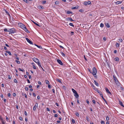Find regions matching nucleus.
Here are the masks:
<instances>
[{
    "instance_id": "nucleus-9",
    "label": "nucleus",
    "mask_w": 124,
    "mask_h": 124,
    "mask_svg": "<svg viewBox=\"0 0 124 124\" xmlns=\"http://www.w3.org/2000/svg\"><path fill=\"white\" fill-rule=\"evenodd\" d=\"M37 8L40 9H43L44 8V7L42 6H37Z\"/></svg>"
},
{
    "instance_id": "nucleus-46",
    "label": "nucleus",
    "mask_w": 124,
    "mask_h": 124,
    "mask_svg": "<svg viewBox=\"0 0 124 124\" xmlns=\"http://www.w3.org/2000/svg\"><path fill=\"white\" fill-rule=\"evenodd\" d=\"M76 116H79V113L78 112H77L76 113Z\"/></svg>"
},
{
    "instance_id": "nucleus-63",
    "label": "nucleus",
    "mask_w": 124,
    "mask_h": 124,
    "mask_svg": "<svg viewBox=\"0 0 124 124\" xmlns=\"http://www.w3.org/2000/svg\"><path fill=\"white\" fill-rule=\"evenodd\" d=\"M32 65V66L33 65H36L35 64L34 62H32L31 63Z\"/></svg>"
},
{
    "instance_id": "nucleus-33",
    "label": "nucleus",
    "mask_w": 124,
    "mask_h": 124,
    "mask_svg": "<svg viewBox=\"0 0 124 124\" xmlns=\"http://www.w3.org/2000/svg\"><path fill=\"white\" fill-rule=\"evenodd\" d=\"M69 24L71 26H72L73 27H74V25L72 23H70Z\"/></svg>"
},
{
    "instance_id": "nucleus-6",
    "label": "nucleus",
    "mask_w": 124,
    "mask_h": 124,
    "mask_svg": "<svg viewBox=\"0 0 124 124\" xmlns=\"http://www.w3.org/2000/svg\"><path fill=\"white\" fill-rule=\"evenodd\" d=\"M57 62L60 65H63V63L61 61L60 59H57Z\"/></svg>"
},
{
    "instance_id": "nucleus-36",
    "label": "nucleus",
    "mask_w": 124,
    "mask_h": 124,
    "mask_svg": "<svg viewBox=\"0 0 124 124\" xmlns=\"http://www.w3.org/2000/svg\"><path fill=\"white\" fill-rule=\"evenodd\" d=\"M55 5H58L59 3V2L58 1H56L55 2Z\"/></svg>"
},
{
    "instance_id": "nucleus-19",
    "label": "nucleus",
    "mask_w": 124,
    "mask_h": 124,
    "mask_svg": "<svg viewBox=\"0 0 124 124\" xmlns=\"http://www.w3.org/2000/svg\"><path fill=\"white\" fill-rule=\"evenodd\" d=\"M94 82L95 83V84L97 86H99V84L95 80H94Z\"/></svg>"
},
{
    "instance_id": "nucleus-20",
    "label": "nucleus",
    "mask_w": 124,
    "mask_h": 124,
    "mask_svg": "<svg viewBox=\"0 0 124 124\" xmlns=\"http://www.w3.org/2000/svg\"><path fill=\"white\" fill-rule=\"evenodd\" d=\"M122 3V1H118L116 2L115 3H116V4H120L121 3Z\"/></svg>"
},
{
    "instance_id": "nucleus-44",
    "label": "nucleus",
    "mask_w": 124,
    "mask_h": 124,
    "mask_svg": "<svg viewBox=\"0 0 124 124\" xmlns=\"http://www.w3.org/2000/svg\"><path fill=\"white\" fill-rule=\"evenodd\" d=\"M33 69H36V66H35V65H33Z\"/></svg>"
},
{
    "instance_id": "nucleus-57",
    "label": "nucleus",
    "mask_w": 124,
    "mask_h": 124,
    "mask_svg": "<svg viewBox=\"0 0 124 124\" xmlns=\"http://www.w3.org/2000/svg\"><path fill=\"white\" fill-rule=\"evenodd\" d=\"M3 119L2 118L1 116L0 115V120H2Z\"/></svg>"
},
{
    "instance_id": "nucleus-15",
    "label": "nucleus",
    "mask_w": 124,
    "mask_h": 124,
    "mask_svg": "<svg viewBox=\"0 0 124 124\" xmlns=\"http://www.w3.org/2000/svg\"><path fill=\"white\" fill-rule=\"evenodd\" d=\"M115 82L117 85L118 86L120 85V83L117 80L116 81H115Z\"/></svg>"
},
{
    "instance_id": "nucleus-53",
    "label": "nucleus",
    "mask_w": 124,
    "mask_h": 124,
    "mask_svg": "<svg viewBox=\"0 0 124 124\" xmlns=\"http://www.w3.org/2000/svg\"><path fill=\"white\" fill-rule=\"evenodd\" d=\"M101 124H104L105 122L104 121H102L101 122Z\"/></svg>"
},
{
    "instance_id": "nucleus-59",
    "label": "nucleus",
    "mask_w": 124,
    "mask_h": 124,
    "mask_svg": "<svg viewBox=\"0 0 124 124\" xmlns=\"http://www.w3.org/2000/svg\"><path fill=\"white\" fill-rule=\"evenodd\" d=\"M23 95H24L25 96V97L26 98H27V95L26 94H24Z\"/></svg>"
},
{
    "instance_id": "nucleus-49",
    "label": "nucleus",
    "mask_w": 124,
    "mask_h": 124,
    "mask_svg": "<svg viewBox=\"0 0 124 124\" xmlns=\"http://www.w3.org/2000/svg\"><path fill=\"white\" fill-rule=\"evenodd\" d=\"M46 2V1H43L42 2V3L43 4H44Z\"/></svg>"
},
{
    "instance_id": "nucleus-26",
    "label": "nucleus",
    "mask_w": 124,
    "mask_h": 124,
    "mask_svg": "<svg viewBox=\"0 0 124 124\" xmlns=\"http://www.w3.org/2000/svg\"><path fill=\"white\" fill-rule=\"evenodd\" d=\"M72 91L74 93L77 92L73 88L72 89Z\"/></svg>"
},
{
    "instance_id": "nucleus-29",
    "label": "nucleus",
    "mask_w": 124,
    "mask_h": 124,
    "mask_svg": "<svg viewBox=\"0 0 124 124\" xmlns=\"http://www.w3.org/2000/svg\"><path fill=\"white\" fill-rule=\"evenodd\" d=\"M113 78H114V80L115 81H116V80H117V79L116 78V76H113Z\"/></svg>"
},
{
    "instance_id": "nucleus-47",
    "label": "nucleus",
    "mask_w": 124,
    "mask_h": 124,
    "mask_svg": "<svg viewBox=\"0 0 124 124\" xmlns=\"http://www.w3.org/2000/svg\"><path fill=\"white\" fill-rule=\"evenodd\" d=\"M24 2L28 3L29 2L27 0H23Z\"/></svg>"
},
{
    "instance_id": "nucleus-62",
    "label": "nucleus",
    "mask_w": 124,
    "mask_h": 124,
    "mask_svg": "<svg viewBox=\"0 0 124 124\" xmlns=\"http://www.w3.org/2000/svg\"><path fill=\"white\" fill-rule=\"evenodd\" d=\"M8 96L9 97H10V93H8Z\"/></svg>"
},
{
    "instance_id": "nucleus-55",
    "label": "nucleus",
    "mask_w": 124,
    "mask_h": 124,
    "mask_svg": "<svg viewBox=\"0 0 124 124\" xmlns=\"http://www.w3.org/2000/svg\"><path fill=\"white\" fill-rule=\"evenodd\" d=\"M4 31L5 32H8V30L7 29H4Z\"/></svg>"
},
{
    "instance_id": "nucleus-8",
    "label": "nucleus",
    "mask_w": 124,
    "mask_h": 124,
    "mask_svg": "<svg viewBox=\"0 0 124 124\" xmlns=\"http://www.w3.org/2000/svg\"><path fill=\"white\" fill-rule=\"evenodd\" d=\"M105 90L107 92L108 94H110V95L111 94V92L109 91L108 89L107 88H105Z\"/></svg>"
},
{
    "instance_id": "nucleus-56",
    "label": "nucleus",
    "mask_w": 124,
    "mask_h": 124,
    "mask_svg": "<svg viewBox=\"0 0 124 124\" xmlns=\"http://www.w3.org/2000/svg\"><path fill=\"white\" fill-rule=\"evenodd\" d=\"M14 82H15L16 83H17V80L16 79H14Z\"/></svg>"
},
{
    "instance_id": "nucleus-51",
    "label": "nucleus",
    "mask_w": 124,
    "mask_h": 124,
    "mask_svg": "<svg viewBox=\"0 0 124 124\" xmlns=\"http://www.w3.org/2000/svg\"><path fill=\"white\" fill-rule=\"evenodd\" d=\"M118 40L120 42H122L123 41V40L122 39H120Z\"/></svg>"
},
{
    "instance_id": "nucleus-35",
    "label": "nucleus",
    "mask_w": 124,
    "mask_h": 124,
    "mask_svg": "<svg viewBox=\"0 0 124 124\" xmlns=\"http://www.w3.org/2000/svg\"><path fill=\"white\" fill-rule=\"evenodd\" d=\"M18 69L19 71H22L23 72L24 71V70L23 69V70H22L20 68H19Z\"/></svg>"
},
{
    "instance_id": "nucleus-37",
    "label": "nucleus",
    "mask_w": 124,
    "mask_h": 124,
    "mask_svg": "<svg viewBox=\"0 0 124 124\" xmlns=\"http://www.w3.org/2000/svg\"><path fill=\"white\" fill-rule=\"evenodd\" d=\"M35 107H36L37 108H38V104L37 103H36L35 104Z\"/></svg>"
},
{
    "instance_id": "nucleus-21",
    "label": "nucleus",
    "mask_w": 124,
    "mask_h": 124,
    "mask_svg": "<svg viewBox=\"0 0 124 124\" xmlns=\"http://www.w3.org/2000/svg\"><path fill=\"white\" fill-rule=\"evenodd\" d=\"M87 3V1H85L84 2L83 4L84 5H86V6L88 5V3Z\"/></svg>"
},
{
    "instance_id": "nucleus-10",
    "label": "nucleus",
    "mask_w": 124,
    "mask_h": 124,
    "mask_svg": "<svg viewBox=\"0 0 124 124\" xmlns=\"http://www.w3.org/2000/svg\"><path fill=\"white\" fill-rule=\"evenodd\" d=\"M119 104L121 106L124 107V104H123L122 102L121 101H119Z\"/></svg>"
},
{
    "instance_id": "nucleus-7",
    "label": "nucleus",
    "mask_w": 124,
    "mask_h": 124,
    "mask_svg": "<svg viewBox=\"0 0 124 124\" xmlns=\"http://www.w3.org/2000/svg\"><path fill=\"white\" fill-rule=\"evenodd\" d=\"M94 90L95 91L98 92L99 94L100 93H101V92L100 90H98L97 88H94Z\"/></svg>"
},
{
    "instance_id": "nucleus-22",
    "label": "nucleus",
    "mask_w": 124,
    "mask_h": 124,
    "mask_svg": "<svg viewBox=\"0 0 124 124\" xmlns=\"http://www.w3.org/2000/svg\"><path fill=\"white\" fill-rule=\"evenodd\" d=\"M104 26V24L102 23H101L100 24V27L101 28H102Z\"/></svg>"
},
{
    "instance_id": "nucleus-13",
    "label": "nucleus",
    "mask_w": 124,
    "mask_h": 124,
    "mask_svg": "<svg viewBox=\"0 0 124 124\" xmlns=\"http://www.w3.org/2000/svg\"><path fill=\"white\" fill-rule=\"evenodd\" d=\"M79 6H77L75 7H72L71 8V9H76L78 8H79Z\"/></svg>"
},
{
    "instance_id": "nucleus-16",
    "label": "nucleus",
    "mask_w": 124,
    "mask_h": 124,
    "mask_svg": "<svg viewBox=\"0 0 124 124\" xmlns=\"http://www.w3.org/2000/svg\"><path fill=\"white\" fill-rule=\"evenodd\" d=\"M22 24V25H21V28L23 29L26 27L24 24Z\"/></svg>"
},
{
    "instance_id": "nucleus-39",
    "label": "nucleus",
    "mask_w": 124,
    "mask_h": 124,
    "mask_svg": "<svg viewBox=\"0 0 124 124\" xmlns=\"http://www.w3.org/2000/svg\"><path fill=\"white\" fill-rule=\"evenodd\" d=\"M87 2L88 3H88V5H89L91 3V2L90 1H87Z\"/></svg>"
},
{
    "instance_id": "nucleus-45",
    "label": "nucleus",
    "mask_w": 124,
    "mask_h": 124,
    "mask_svg": "<svg viewBox=\"0 0 124 124\" xmlns=\"http://www.w3.org/2000/svg\"><path fill=\"white\" fill-rule=\"evenodd\" d=\"M36 108L35 106H34L33 108V110L34 111H35L36 110Z\"/></svg>"
},
{
    "instance_id": "nucleus-31",
    "label": "nucleus",
    "mask_w": 124,
    "mask_h": 124,
    "mask_svg": "<svg viewBox=\"0 0 124 124\" xmlns=\"http://www.w3.org/2000/svg\"><path fill=\"white\" fill-rule=\"evenodd\" d=\"M119 45H119V44L117 43H116V47L119 46Z\"/></svg>"
},
{
    "instance_id": "nucleus-4",
    "label": "nucleus",
    "mask_w": 124,
    "mask_h": 124,
    "mask_svg": "<svg viewBox=\"0 0 124 124\" xmlns=\"http://www.w3.org/2000/svg\"><path fill=\"white\" fill-rule=\"evenodd\" d=\"M74 96L76 98L78 99L79 96L77 92L74 93Z\"/></svg>"
},
{
    "instance_id": "nucleus-25",
    "label": "nucleus",
    "mask_w": 124,
    "mask_h": 124,
    "mask_svg": "<svg viewBox=\"0 0 124 124\" xmlns=\"http://www.w3.org/2000/svg\"><path fill=\"white\" fill-rule=\"evenodd\" d=\"M114 60L116 61H118L119 60V58L118 57L115 58L114 59Z\"/></svg>"
},
{
    "instance_id": "nucleus-64",
    "label": "nucleus",
    "mask_w": 124,
    "mask_h": 124,
    "mask_svg": "<svg viewBox=\"0 0 124 124\" xmlns=\"http://www.w3.org/2000/svg\"><path fill=\"white\" fill-rule=\"evenodd\" d=\"M13 96H15L16 95V94L15 93H14L13 94Z\"/></svg>"
},
{
    "instance_id": "nucleus-24",
    "label": "nucleus",
    "mask_w": 124,
    "mask_h": 124,
    "mask_svg": "<svg viewBox=\"0 0 124 124\" xmlns=\"http://www.w3.org/2000/svg\"><path fill=\"white\" fill-rule=\"evenodd\" d=\"M36 46H37L38 48H42V47L41 46H39L37 45H36V44H35V45Z\"/></svg>"
},
{
    "instance_id": "nucleus-54",
    "label": "nucleus",
    "mask_w": 124,
    "mask_h": 124,
    "mask_svg": "<svg viewBox=\"0 0 124 124\" xmlns=\"http://www.w3.org/2000/svg\"><path fill=\"white\" fill-rule=\"evenodd\" d=\"M5 13L7 14H9V13H8V12L7 11V10H6L5 11Z\"/></svg>"
},
{
    "instance_id": "nucleus-38",
    "label": "nucleus",
    "mask_w": 124,
    "mask_h": 124,
    "mask_svg": "<svg viewBox=\"0 0 124 124\" xmlns=\"http://www.w3.org/2000/svg\"><path fill=\"white\" fill-rule=\"evenodd\" d=\"M32 22H33V23L35 24L36 25H37V26H39V25L38 24H37V23H35V22L33 21H32Z\"/></svg>"
},
{
    "instance_id": "nucleus-61",
    "label": "nucleus",
    "mask_w": 124,
    "mask_h": 124,
    "mask_svg": "<svg viewBox=\"0 0 124 124\" xmlns=\"http://www.w3.org/2000/svg\"><path fill=\"white\" fill-rule=\"evenodd\" d=\"M59 46L61 48H62V49L64 48V47H63L62 46L60 45V46Z\"/></svg>"
},
{
    "instance_id": "nucleus-17",
    "label": "nucleus",
    "mask_w": 124,
    "mask_h": 124,
    "mask_svg": "<svg viewBox=\"0 0 124 124\" xmlns=\"http://www.w3.org/2000/svg\"><path fill=\"white\" fill-rule=\"evenodd\" d=\"M37 64H38L39 67H40L41 68H42V67L41 66V63L40 61L37 63Z\"/></svg>"
},
{
    "instance_id": "nucleus-43",
    "label": "nucleus",
    "mask_w": 124,
    "mask_h": 124,
    "mask_svg": "<svg viewBox=\"0 0 124 124\" xmlns=\"http://www.w3.org/2000/svg\"><path fill=\"white\" fill-rule=\"evenodd\" d=\"M1 121L2 124H5V123L4 121L3 120V119L2 120H1Z\"/></svg>"
},
{
    "instance_id": "nucleus-60",
    "label": "nucleus",
    "mask_w": 124,
    "mask_h": 124,
    "mask_svg": "<svg viewBox=\"0 0 124 124\" xmlns=\"http://www.w3.org/2000/svg\"><path fill=\"white\" fill-rule=\"evenodd\" d=\"M27 81L28 82V83H30V82L29 79H27Z\"/></svg>"
},
{
    "instance_id": "nucleus-34",
    "label": "nucleus",
    "mask_w": 124,
    "mask_h": 124,
    "mask_svg": "<svg viewBox=\"0 0 124 124\" xmlns=\"http://www.w3.org/2000/svg\"><path fill=\"white\" fill-rule=\"evenodd\" d=\"M56 80L57 81L59 82L60 83H62V82L60 79H57Z\"/></svg>"
},
{
    "instance_id": "nucleus-14",
    "label": "nucleus",
    "mask_w": 124,
    "mask_h": 124,
    "mask_svg": "<svg viewBox=\"0 0 124 124\" xmlns=\"http://www.w3.org/2000/svg\"><path fill=\"white\" fill-rule=\"evenodd\" d=\"M67 20H70L71 21H74L72 20V18H71L70 17H68L67 18Z\"/></svg>"
},
{
    "instance_id": "nucleus-42",
    "label": "nucleus",
    "mask_w": 124,
    "mask_h": 124,
    "mask_svg": "<svg viewBox=\"0 0 124 124\" xmlns=\"http://www.w3.org/2000/svg\"><path fill=\"white\" fill-rule=\"evenodd\" d=\"M109 119V117L108 116L106 117V120L107 121H108Z\"/></svg>"
},
{
    "instance_id": "nucleus-1",
    "label": "nucleus",
    "mask_w": 124,
    "mask_h": 124,
    "mask_svg": "<svg viewBox=\"0 0 124 124\" xmlns=\"http://www.w3.org/2000/svg\"><path fill=\"white\" fill-rule=\"evenodd\" d=\"M97 72V71L96 68L94 67L93 69V72L92 73L94 77H96L95 76L96 75Z\"/></svg>"
},
{
    "instance_id": "nucleus-30",
    "label": "nucleus",
    "mask_w": 124,
    "mask_h": 124,
    "mask_svg": "<svg viewBox=\"0 0 124 124\" xmlns=\"http://www.w3.org/2000/svg\"><path fill=\"white\" fill-rule=\"evenodd\" d=\"M86 119L87 121H89V119L88 116H86Z\"/></svg>"
},
{
    "instance_id": "nucleus-23",
    "label": "nucleus",
    "mask_w": 124,
    "mask_h": 124,
    "mask_svg": "<svg viewBox=\"0 0 124 124\" xmlns=\"http://www.w3.org/2000/svg\"><path fill=\"white\" fill-rule=\"evenodd\" d=\"M61 54L62 55L63 57H65V54H64L62 52H61Z\"/></svg>"
},
{
    "instance_id": "nucleus-12",
    "label": "nucleus",
    "mask_w": 124,
    "mask_h": 124,
    "mask_svg": "<svg viewBox=\"0 0 124 124\" xmlns=\"http://www.w3.org/2000/svg\"><path fill=\"white\" fill-rule=\"evenodd\" d=\"M23 30L27 33H29L30 32L25 27L23 29Z\"/></svg>"
},
{
    "instance_id": "nucleus-27",
    "label": "nucleus",
    "mask_w": 124,
    "mask_h": 124,
    "mask_svg": "<svg viewBox=\"0 0 124 124\" xmlns=\"http://www.w3.org/2000/svg\"><path fill=\"white\" fill-rule=\"evenodd\" d=\"M100 96H101L102 97V99L104 100H105V99L103 97V95L102 94V93H100Z\"/></svg>"
},
{
    "instance_id": "nucleus-5",
    "label": "nucleus",
    "mask_w": 124,
    "mask_h": 124,
    "mask_svg": "<svg viewBox=\"0 0 124 124\" xmlns=\"http://www.w3.org/2000/svg\"><path fill=\"white\" fill-rule=\"evenodd\" d=\"M26 39L27 41V42H28L29 43H30L31 44H33V43L31 41H30L28 38H26Z\"/></svg>"
},
{
    "instance_id": "nucleus-52",
    "label": "nucleus",
    "mask_w": 124,
    "mask_h": 124,
    "mask_svg": "<svg viewBox=\"0 0 124 124\" xmlns=\"http://www.w3.org/2000/svg\"><path fill=\"white\" fill-rule=\"evenodd\" d=\"M52 91L53 93H55V90L54 89H52Z\"/></svg>"
},
{
    "instance_id": "nucleus-40",
    "label": "nucleus",
    "mask_w": 124,
    "mask_h": 124,
    "mask_svg": "<svg viewBox=\"0 0 124 124\" xmlns=\"http://www.w3.org/2000/svg\"><path fill=\"white\" fill-rule=\"evenodd\" d=\"M7 52V53H8V54L9 55H11V53L10 52V51H8Z\"/></svg>"
},
{
    "instance_id": "nucleus-32",
    "label": "nucleus",
    "mask_w": 124,
    "mask_h": 124,
    "mask_svg": "<svg viewBox=\"0 0 124 124\" xmlns=\"http://www.w3.org/2000/svg\"><path fill=\"white\" fill-rule=\"evenodd\" d=\"M72 122L73 124H74L75 123V121L74 119H72Z\"/></svg>"
},
{
    "instance_id": "nucleus-58",
    "label": "nucleus",
    "mask_w": 124,
    "mask_h": 124,
    "mask_svg": "<svg viewBox=\"0 0 124 124\" xmlns=\"http://www.w3.org/2000/svg\"><path fill=\"white\" fill-rule=\"evenodd\" d=\"M24 114L25 115H27V113L26 112V111H24Z\"/></svg>"
},
{
    "instance_id": "nucleus-28",
    "label": "nucleus",
    "mask_w": 124,
    "mask_h": 124,
    "mask_svg": "<svg viewBox=\"0 0 124 124\" xmlns=\"http://www.w3.org/2000/svg\"><path fill=\"white\" fill-rule=\"evenodd\" d=\"M45 82L46 84L48 85L49 84V82L48 80H46L45 81Z\"/></svg>"
},
{
    "instance_id": "nucleus-2",
    "label": "nucleus",
    "mask_w": 124,
    "mask_h": 124,
    "mask_svg": "<svg viewBox=\"0 0 124 124\" xmlns=\"http://www.w3.org/2000/svg\"><path fill=\"white\" fill-rule=\"evenodd\" d=\"M32 59L33 61H34L36 63H38L39 61V59L36 58L34 57Z\"/></svg>"
},
{
    "instance_id": "nucleus-48",
    "label": "nucleus",
    "mask_w": 124,
    "mask_h": 124,
    "mask_svg": "<svg viewBox=\"0 0 124 124\" xmlns=\"http://www.w3.org/2000/svg\"><path fill=\"white\" fill-rule=\"evenodd\" d=\"M25 89L26 91H28V87H25Z\"/></svg>"
},
{
    "instance_id": "nucleus-11",
    "label": "nucleus",
    "mask_w": 124,
    "mask_h": 124,
    "mask_svg": "<svg viewBox=\"0 0 124 124\" xmlns=\"http://www.w3.org/2000/svg\"><path fill=\"white\" fill-rule=\"evenodd\" d=\"M105 24L108 28L110 27V26L108 23H105Z\"/></svg>"
},
{
    "instance_id": "nucleus-50",
    "label": "nucleus",
    "mask_w": 124,
    "mask_h": 124,
    "mask_svg": "<svg viewBox=\"0 0 124 124\" xmlns=\"http://www.w3.org/2000/svg\"><path fill=\"white\" fill-rule=\"evenodd\" d=\"M79 11L82 12L83 11V10L82 9H80L79 10Z\"/></svg>"
},
{
    "instance_id": "nucleus-18",
    "label": "nucleus",
    "mask_w": 124,
    "mask_h": 124,
    "mask_svg": "<svg viewBox=\"0 0 124 124\" xmlns=\"http://www.w3.org/2000/svg\"><path fill=\"white\" fill-rule=\"evenodd\" d=\"M66 12L68 14H72L73 13L72 12L69 11H67Z\"/></svg>"
},
{
    "instance_id": "nucleus-41",
    "label": "nucleus",
    "mask_w": 124,
    "mask_h": 124,
    "mask_svg": "<svg viewBox=\"0 0 124 124\" xmlns=\"http://www.w3.org/2000/svg\"><path fill=\"white\" fill-rule=\"evenodd\" d=\"M16 62L18 64H19L20 63V62L19 61L17 60H16Z\"/></svg>"
},
{
    "instance_id": "nucleus-3",
    "label": "nucleus",
    "mask_w": 124,
    "mask_h": 124,
    "mask_svg": "<svg viewBox=\"0 0 124 124\" xmlns=\"http://www.w3.org/2000/svg\"><path fill=\"white\" fill-rule=\"evenodd\" d=\"M8 32L10 33H14L15 32V31L14 29H11L8 31Z\"/></svg>"
}]
</instances>
